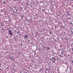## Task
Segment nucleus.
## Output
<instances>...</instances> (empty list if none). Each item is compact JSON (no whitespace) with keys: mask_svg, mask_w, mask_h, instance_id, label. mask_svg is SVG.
Returning <instances> with one entry per match:
<instances>
[{"mask_svg":"<svg viewBox=\"0 0 73 73\" xmlns=\"http://www.w3.org/2000/svg\"><path fill=\"white\" fill-rule=\"evenodd\" d=\"M8 32H9V35H10L11 36H12L13 35V33H12V31L9 30Z\"/></svg>","mask_w":73,"mask_h":73,"instance_id":"nucleus-1","label":"nucleus"},{"mask_svg":"<svg viewBox=\"0 0 73 73\" xmlns=\"http://www.w3.org/2000/svg\"><path fill=\"white\" fill-rule=\"evenodd\" d=\"M46 49L47 50H50V48L49 47H46Z\"/></svg>","mask_w":73,"mask_h":73,"instance_id":"nucleus-2","label":"nucleus"},{"mask_svg":"<svg viewBox=\"0 0 73 73\" xmlns=\"http://www.w3.org/2000/svg\"><path fill=\"white\" fill-rule=\"evenodd\" d=\"M28 36L27 35H25V36L24 38H28Z\"/></svg>","mask_w":73,"mask_h":73,"instance_id":"nucleus-3","label":"nucleus"},{"mask_svg":"<svg viewBox=\"0 0 73 73\" xmlns=\"http://www.w3.org/2000/svg\"><path fill=\"white\" fill-rule=\"evenodd\" d=\"M53 58L54 60H56V59L55 58L53 57H52V58H51V60H52V59H53Z\"/></svg>","mask_w":73,"mask_h":73,"instance_id":"nucleus-4","label":"nucleus"},{"mask_svg":"<svg viewBox=\"0 0 73 73\" xmlns=\"http://www.w3.org/2000/svg\"><path fill=\"white\" fill-rule=\"evenodd\" d=\"M45 71H48V68H46L45 69Z\"/></svg>","mask_w":73,"mask_h":73,"instance_id":"nucleus-5","label":"nucleus"},{"mask_svg":"<svg viewBox=\"0 0 73 73\" xmlns=\"http://www.w3.org/2000/svg\"><path fill=\"white\" fill-rule=\"evenodd\" d=\"M39 72H42V69H40L39 70Z\"/></svg>","mask_w":73,"mask_h":73,"instance_id":"nucleus-6","label":"nucleus"},{"mask_svg":"<svg viewBox=\"0 0 73 73\" xmlns=\"http://www.w3.org/2000/svg\"><path fill=\"white\" fill-rule=\"evenodd\" d=\"M43 49L44 50H46V48H43Z\"/></svg>","mask_w":73,"mask_h":73,"instance_id":"nucleus-7","label":"nucleus"},{"mask_svg":"<svg viewBox=\"0 0 73 73\" xmlns=\"http://www.w3.org/2000/svg\"><path fill=\"white\" fill-rule=\"evenodd\" d=\"M17 34H18V35H19L20 34V31H18L17 33Z\"/></svg>","mask_w":73,"mask_h":73,"instance_id":"nucleus-8","label":"nucleus"},{"mask_svg":"<svg viewBox=\"0 0 73 73\" xmlns=\"http://www.w3.org/2000/svg\"><path fill=\"white\" fill-rule=\"evenodd\" d=\"M67 14H68V15H70V14L69 13V11H67Z\"/></svg>","mask_w":73,"mask_h":73,"instance_id":"nucleus-9","label":"nucleus"},{"mask_svg":"<svg viewBox=\"0 0 73 73\" xmlns=\"http://www.w3.org/2000/svg\"><path fill=\"white\" fill-rule=\"evenodd\" d=\"M61 52H61V54H62V56H63V54L62 53V51H61Z\"/></svg>","mask_w":73,"mask_h":73,"instance_id":"nucleus-10","label":"nucleus"},{"mask_svg":"<svg viewBox=\"0 0 73 73\" xmlns=\"http://www.w3.org/2000/svg\"><path fill=\"white\" fill-rule=\"evenodd\" d=\"M39 48H40V46H38V47H37L36 49H39Z\"/></svg>","mask_w":73,"mask_h":73,"instance_id":"nucleus-11","label":"nucleus"},{"mask_svg":"<svg viewBox=\"0 0 73 73\" xmlns=\"http://www.w3.org/2000/svg\"><path fill=\"white\" fill-rule=\"evenodd\" d=\"M63 64H65V65H66V63H65V62H63Z\"/></svg>","mask_w":73,"mask_h":73,"instance_id":"nucleus-12","label":"nucleus"},{"mask_svg":"<svg viewBox=\"0 0 73 73\" xmlns=\"http://www.w3.org/2000/svg\"><path fill=\"white\" fill-rule=\"evenodd\" d=\"M14 72H17V70H14Z\"/></svg>","mask_w":73,"mask_h":73,"instance_id":"nucleus-13","label":"nucleus"},{"mask_svg":"<svg viewBox=\"0 0 73 73\" xmlns=\"http://www.w3.org/2000/svg\"><path fill=\"white\" fill-rule=\"evenodd\" d=\"M66 22V21H65V22H64L63 23H64V24H65V23Z\"/></svg>","mask_w":73,"mask_h":73,"instance_id":"nucleus-14","label":"nucleus"},{"mask_svg":"<svg viewBox=\"0 0 73 73\" xmlns=\"http://www.w3.org/2000/svg\"><path fill=\"white\" fill-rule=\"evenodd\" d=\"M30 22H31L32 21V19H30Z\"/></svg>","mask_w":73,"mask_h":73,"instance_id":"nucleus-15","label":"nucleus"},{"mask_svg":"<svg viewBox=\"0 0 73 73\" xmlns=\"http://www.w3.org/2000/svg\"><path fill=\"white\" fill-rule=\"evenodd\" d=\"M38 49L39 51H40L41 50V49H40L39 48Z\"/></svg>","mask_w":73,"mask_h":73,"instance_id":"nucleus-16","label":"nucleus"},{"mask_svg":"<svg viewBox=\"0 0 73 73\" xmlns=\"http://www.w3.org/2000/svg\"><path fill=\"white\" fill-rule=\"evenodd\" d=\"M71 32H73V30H71Z\"/></svg>","mask_w":73,"mask_h":73,"instance_id":"nucleus-17","label":"nucleus"},{"mask_svg":"<svg viewBox=\"0 0 73 73\" xmlns=\"http://www.w3.org/2000/svg\"><path fill=\"white\" fill-rule=\"evenodd\" d=\"M12 15H13L14 16H15V15H14V13H13Z\"/></svg>","mask_w":73,"mask_h":73,"instance_id":"nucleus-18","label":"nucleus"},{"mask_svg":"<svg viewBox=\"0 0 73 73\" xmlns=\"http://www.w3.org/2000/svg\"><path fill=\"white\" fill-rule=\"evenodd\" d=\"M52 33V32L51 31H50L49 34H51Z\"/></svg>","mask_w":73,"mask_h":73,"instance_id":"nucleus-19","label":"nucleus"},{"mask_svg":"<svg viewBox=\"0 0 73 73\" xmlns=\"http://www.w3.org/2000/svg\"><path fill=\"white\" fill-rule=\"evenodd\" d=\"M54 62H55V60H54L52 62L53 63H54Z\"/></svg>","mask_w":73,"mask_h":73,"instance_id":"nucleus-20","label":"nucleus"},{"mask_svg":"<svg viewBox=\"0 0 73 73\" xmlns=\"http://www.w3.org/2000/svg\"><path fill=\"white\" fill-rule=\"evenodd\" d=\"M50 10L51 11H53V9H51Z\"/></svg>","mask_w":73,"mask_h":73,"instance_id":"nucleus-21","label":"nucleus"},{"mask_svg":"<svg viewBox=\"0 0 73 73\" xmlns=\"http://www.w3.org/2000/svg\"><path fill=\"white\" fill-rule=\"evenodd\" d=\"M23 70H27L26 69H23Z\"/></svg>","mask_w":73,"mask_h":73,"instance_id":"nucleus-22","label":"nucleus"},{"mask_svg":"<svg viewBox=\"0 0 73 73\" xmlns=\"http://www.w3.org/2000/svg\"><path fill=\"white\" fill-rule=\"evenodd\" d=\"M69 38H68V39H67V41H69Z\"/></svg>","mask_w":73,"mask_h":73,"instance_id":"nucleus-23","label":"nucleus"},{"mask_svg":"<svg viewBox=\"0 0 73 73\" xmlns=\"http://www.w3.org/2000/svg\"><path fill=\"white\" fill-rule=\"evenodd\" d=\"M32 62H35V61L34 60H32Z\"/></svg>","mask_w":73,"mask_h":73,"instance_id":"nucleus-24","label":"nucleus"},{"mask_svg":"<svg viewBox=\"0 0 73 73\" xmlns=\"http://www.w3.org/2000/svg\"><path fill=\"white\" fill-rule=\"evenodd\" d=\"M44 9H42V11L43 12V11H44Z\"/></svg>","mask_w":73,"mask_h":73,"instance_id":"nucleus-25","label":"nucleus"},{"mask_svg":"<svg viewBox=\"0 0 73 73\" xmlns=\"http://www.w3.org/2000/svg\"><path fill=\"white\" fill-rule=\"evenodd\" d=\"M2 30H3H3H4V28H3H3H2Z\"/></svg>","mask_w":73,"mask_h":73,"instance_id":"nucleus-26","label":"nucleus"},{"mask_svg":"<svg viewBox=\"0 0 73 73\" xmlns=\"http://www.w3.org/2000/svg\"><path fill=\"white\" fill-rule=\"evenodd\" d=\"M24 21H27V19H24Z\"/></svg>","mask_w":73,"mask_h":73,"instance_id":"nucleus-27","label":"nucleus"},{"mask_svg":"<svg viewBox=\"0 0 73 73\" xmlns=\"http://www.w3.org/2000/svg\"><path fill=\"white\" fill-rule=\"evenodd\" d=\"M35 54H35V53H34V56H36Z\"/></svg>","mask_w":73,"mask_h":73,"instance_id":"nucleus-28","label":"nucleus"},{"mask_svg":"<svg viewBox=\"0 0 73 73\" xmlns=\"http://www.w3.org/2000/svg\"><path fill=\"white\" fill-rule=\"evenodd\" d=\"M73 43L71 44H70L71 46H72V45H73Z\"/></svg>","mask_w":73,"mask_h":73,"instance_id":"nucleus-29","label":"nucleus"},{"mask_svg":"<svg viewBox=\"0 0 73 73\" xmlns=\"http://www.w3.org/2000/svg\"><path fill=\"white\" fill-rule=\"evenodd\" d=\"M46 48L45 46H44V47L43 48Z\"/></svg>","mask_w":73,"mask_h":73,"instance_id":"nucleus-30","label":"nucleus"},{"mask_svg":"<svg viewBox=\"0 0 73 73\" xmlns=\"http://www.w3.org/2000/svg\"><path fill=\"white\" fill-rule=\"evenodd\" d=\"M3 4H5V3L6 2H3Z\"/></svg>","mask_w":73,"mask_h":73,"instance_id":"nucleus-31","label":"nucleus"},{"mask_svg":"<svg viewBox=\"0 0 73 73\" xmlns=\"http://www.w3.org/2000/svg\"><path fill=\"white\" fill-rule=\"evenodd\" d=\"M15 8H16V7H14V8L15 9V10H16V9Z\"/></svg>","mask_w":73,"mask_h":73,"instance_id":"nucleus-32","label":"nucleus"},{"mask_svg":"<svg viewBox=\"0 0 73 73\" xmlns=\"http://www.w3.org/2000/svg\"><path fill=\"white\" fill-rule=\"evenodd\" d=\"M26 5H28V4H29L28 3H26Z\"/></svg>","mask_w":73,"mask_h":73,"instance_id":"nucleus-33","label":"nucleus"},{"mask_svg":"<svg viewBox=\"0 0 73 73\" xmlns=\"http://www.w3.org/2000/svg\"><path fill=\"white\" fill-rule=\"evenodd\" d=\"M13 12L14 13H16V12H15V11H13Z\"/></svg>","mask_w":73,"mask_h":73,"instance_id":"nucleus-34","label":"nucleus"},{"mask_svg":"<svg viewBox=\"0 0 73 73\" xmlns=\"http://www.w3.org/2000/svg\"><path fill=\"white\" fill-rule=\"evenodd\" d=\"M65 25V26H66L67 25H66V24H65V25Z\"/></svg>","mask_w":73,"mask_h":73,"instance_id":"nucleus-35","label":"nucleus"},{"mask_svg":"<svg viewBox=\"0 0 73 73\" xmlns=\"http://www.w3.org/2000/svg\"><path fill=\"white\" fill-rule=\"evenodd\" d=\"M72 28L71 27V28H70V31H72Z\"/></svg>","mask_w":73,"mask_h":73,"instance_id":"nucleus-36","label":"nucleus"},{"mask_svg":"<svg viewBox=\"0 0 73 73\" xmlns=\"http://www.w3.org/2000/svg\"><path fill=\"white\" fill-rule=\"evenodd\" d=\"M71 34L72 35H73V32H72V33H71Z\"/></svg>","mask_w":73,"mask_h":73,"instance_id":"nucleus-37","label":"nucleus"},{"mask_svg":"<svg viewBox=\"0 0 73 73\" xmlns=\"http://www.w3.org/2000/svg\"><path fill=\"white\" fill-rule=\"evenodd\" d=\"M10 58H12V56H11L10 57Z\"/></svg>","mask_w":73,"mask_h":73,"instance_id":"nucleus-38","label":"nucleus"},{"mask_svg":"<svg viewBox=\"0 0 73 73\" xmlns=\"http://www.w3.org/2000/svg\"><path fill=\"white\" fill-rule=\"evenodd\" d=\"M60 38H61L62 40V38L60 37Z\"/></svg>","mask_w":73,"mask_h":73,"instance_id":"nucleus-39","label":"nucleus"},{"mask_svg":"<svg viewBox=\"0 0 73 73\" xmlns=\"http://www.w3.org/2000/svg\"><path fill=\"white\" fill-rule=\"evenodd\" d=\"M21 53L20 52H19V54H20Z\"/></svg>","mask_w":73,"mask_h":73,"instance_id":"nucleus-40","label":"nucleus"},{"mask_svg":"<svg viewBox=\"0 0 73 73\" xmlns=\"http://www.w3.org/2000/svg\"><path fill=\"white\" fill-rule=\"evenodd\" d=\"M72 51H73V48H72Z\"/></svg>","mask_w":73,"mask_h":73,"instance_id":"nucleus-41","label":"nucleus"},{"mask_svg":"<svg viewBox=\"0 0 73 73\" xmlns=\"http://www.w3.org/2000/svg\"><path fill=\"white\" fill-rule=\"evenodd\" d=\"M15 40H17V38H15Z\"/></svg>","mask_w":73,"mask_h":73,"instance_id":"nucleus-42","label":"nucleus"},{"mask_svg":"<svg viewBox=\"0 0 73 73\" xmlns=\"http://www.w3.org/2000/svg\"><path fill=\"white\" fill-rule=\"evenodd\" d=\"M70 24H71V25L73 24V23H70Z\"/></svg>","mask_w":73,"mask_h":73,"instance_id":"nucleus-43","label":"nucleus"},{"mask_svg":"<svg viewBox=\"0 0 73 73\" xmlns=\"http://www.w3.org/2000/svg\"><path fill=\"white\" fill-rule=\"evenodd\" d=\"M27 21H28V22H29V19H28Z\"/></svg>","mask_w":73,"mask_h":73,"instance_id":"nucleus-44","label":"nucleus"},{"mask_svg":"<svg viewBox=\"0 0 73 73\" xmlns=\"http://www.w3.org/2000/svg\"><path fill=\"white\" fill-rule=\"evenodd\" d=\"M58 50H60V49H58Z\"/></svg>","mask_w":73,"mask_h":73,"instance_id":"nucleus-45","label":"nucleus"},{"mask_svg":"<svg viewBox=\"0 0 73 73\" xmlns=\"http://www.w3.org/2000/svg\"><path fill=\"white\" fill-rule=\"evenodd\" d=\"M52 52H53L52 54H54V52H53L52 51Z\"/></svg>","mask_w":73,"mask_h":73,"instance_id":"nucleus-46","label":"nucleus"},{"mask_svg":"<svg viewBox=\"0 0 73 73\" xmlns=\"http://www.w3.org/2000/svg\"><path fill=\"white\" fill-rule=\"evenodd\" d=\"M63 27H64V28H65V26H64Z\"/></svg>","mask_w":73,"mask_h":73,"instance_id":"nucleus-47","label":"nucleus"},{"mask_svg":"<svg viewBox=\"0 0 73 73\" xmlns=\"http://www.w3.org/2000/svg\"><path fill=\"white\" fill-rule=\"evenodd\" d=\"M67 40V39H66V38H65V40Z\"/></svg>","mask_w":73,"mask_h":73,"instance_id":"nucleus-48","label":"nucleus"},{"mask_svg":"<svg viewBox=\"0 0 73 73\" xmlns=\"http://www.w3.org/2000/svg\"><path fill=\"white\" fill-rule=\"evenodd\" d=\"M64 34H66V33H65V32H64Z\"/></svg>","mask_w":73,"mask_h":73,"instance_id":"nucleus-49","label":"nucleus"},{"mask_svg":"<svg viewBox=\"0 0 73 73\" xmlns=\"http://www.w3.org/2000/svg\"><path fill=\"white\" fill-rule=\"evenodd\" d=\"M4 14H5V12H4Z\"/></svg>","mask_w":73,"mask_h":73,"instance_id":"nucleus-50","label":"nucleus"},{"mask_svg":"<svg viewBox=\"0 0 73 73\" xmlns=\"http://www.w3.org/2000/svg\"><path fill=\"white\" fill-rule=\"evenodd\" d=\"M22 18H23V17H23V16H22Z\"/></svg>","mask_w":73,"mask_h":73,"instance_id":"nucleus-51","label":"nucleus"},{"mask_svg":"<svg viewBox=\"0 0 73 73\" xmlns=\"http://www.w3.org/2000/svg\"><path fill=\"white\" fill-rule=\"evenodd\" d=\"M39 49H41V48H40V47H39Z\"/></svg>","mask_w":73,"mask_h":73,"instance_id":"nucleus-52","label":"nucleus"},{"mask_svg":"<svg viewBox=\"0 0 73 73\" xmlns=\"http://www.w3.org/2000/svg\"><path fill=\"white\" fill-rule=\"evenodd\" d=\"M64 29L65 30H66V28H64Z\"/></svg>","mask_w":73,"mask_h":73,"instance_id":"nucleus-53","label":"nucleus"},{"mask_svg":"<svg viewBox=\"0 0 73 73\" xmlns=\"http://www.w3.org/2000/svg\"><path fill=\"white\" fill-rule=\"evenodd\" d=\"M28 41H29V42L30 41V40H29Z\"/></svg>","mask_w":73,"mask_h":73,"instance_id":"nucleus-54","label":"nucleus"},{"mask_svg":"<svg viewBox=\"0 0 73 73\" xmlns=\"http://www.w3.org/2000/svg\"><path fill=\"white\" fill-rule=\"evenodd\" d=\"M26 19L27 20V18L26 17Z\"/></svg>","mask_w":73,"mask_h":73,"instance_id":"nucleus-55","label":"nucleus"},{"mask_svg":"<svg viewBox=\"0 0 73 73\" xmlns=\"http://www.w3.org/2000/svg\"><path fill=\"white\" fill-rule=\"evenodd\" d=\"M13 69H14V68H13L12 69V70H13Z\"/></svg>","mask_w":73,"mask_h":73,"instance_id":"nucleus-56","label":"nucleus"},{"mask_svg":"<svg viewBox=\"0 0 73 73\" xmlns=\"http://www.w3.org/2000/svg\"><path fill=\"white\" fill-rule=\"evenodd\" d=\"M15 66V67H17V65H16V66Z\"/></svg>","mask_w":73,"mask_h":73,"instance_id":"nucleus-57","label":"nucleus"},{"mask_svg":"<svg viewBox=\"0 0 73 73\" xmlns=\"http://www.w3.org/2000/svg\"><path fill=\"white\" fill-rule=\"evenodd\" d=\"M11 59H12V60H13V57H12V58H11Z\"/></svg>","mask_w":73,"mask_h":73,"instance_id":"nucleus-58","label":"nucleus"},{"mask_svg":"<svg viewBox=\"0 0 73 73\" xmlns=\"http://www.w3.org/2000/svg\"><path fill=\"white\" fill-rule=\"evenodd\" d=\"M21 46H22V45H23V44H21Z\"/></svg>","mask_w":73,"mask_h":73,"instance_id":"nucleus-59","label":"nucleus"},{"mask_svg":"<svg viewBox=\"0 0 73 73\" xmlns=\"http://www.w3.org/2000/svg\"><path fill=\"white\" fill-rule=\"evenodd\" d=\"M22 72V71H21L20 73H21Z\"/></svg>","mask_w":73,"mask_h":73,"instance_id":"nucleus-60","label":"nucleus"},{"mask_svg":"<svg viewBox=\"0 0 73 73\" xmlns=\"http://www.w3.org/2000/svg\"><path fill=\"white\" fill-rule=\"evenodd\" d=\"M72 63H73V61H72Z\"/></svg>","mask_w":73,"mask_h":73,"instance_id":"nucleus-61","label":"nucleus"},{"mask_svg":"<svg viewBox=\"0 0 73 73\" xmlns=\"http://www.w3.org/2000/svg\"><path fill=\"white\" fill-rule=\"evenodd\" d=\"M29 56L30 57V58H31V56Z\"/></svg>","mask_w":73,"mask_h":73,"instance_id":"nucleus-62","label":"nucleus"},{"mask_svg":"<svg viewBox=\"0 0 73 73\" xmlns=\"http://www.w3.org/2000/svg\"><path fill=\"white\" fill-rule=\"evenodd\" d=\"M63 49H64L63 48L62 49V50H63Z\"/></svg>","mask_w":73,"mask_h":73,"instance_id":"nucleus-63","label":"nucleus"},{"mask_svg":"<svg viewBox=\"0 0 73 73\" xmlns=\"http://www.w3.org/2000/svg\"><path fill=\"white\" fill-rule=\"evenodd\" d=\"M17 65H18V63H17Z\"/></svg>","mask_w":73,"mask_h":73,"instance_id":"nucleus-64","label":"nucleus"}]
</instances>
